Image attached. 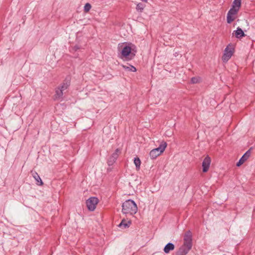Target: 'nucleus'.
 Wrapping results in <instances>:
<instances>
[{
    "label": "nucleus",
    "mask_w": 255,
    "mask_h": 255,
    "mask_svg": "<svg viewBox=\"0 0 255 255\" xmlns=\"http://www.w3.org/2000/svg\"><path fill=\"white\" fill-rule=\"evenodd\" d=\"M123 47L121 50V58L126 60H131L135 56V51H134V46L131 43H122L119 45V49Z\"/></svg>",
    "instance_id": "obj_1"
},
{
    "label": "nucleus",
    "mask_w": 255,
    "mask_h": 255,
    "mask_svg": "<svg viewBox=\"0 0 255 255\" xmlns=\"http://www.w3.org/2000/svg\"><path fill=\"white\" fill-rule=\"evenodd\" d=\"M70 85V78L67 77L63 82L55 89V94L54 96V100H61L63 99L64 94L68 89Z\"/></svg>",
    "instance_id": "obj_2"
},
{
    "label": "nucleus",
    "mask_w": 255,
    "mask_h": 255,
    "mask_svg": "<svg viewBox=\"0 0 255 255\" xmlns=\"http://www.w3.org/2000/svg\"><path fill=\"white\" fill-rule=\"evenodd\" d=\"M137 211L135 203L131 200H126L123 203L122 212L124 214L133 215Z\"/></svg>",
    "instance_id": "obj_3"
},
{
    "label": "nucleus",
    "mask_w": 255,
    "mask_h": 255,
    "mask_svg": "<svg viewBox=\"0 0 255 255\" xmlns=\"http://www.w3.org/2000/svg\"><path fill=\"white\" fill-rule=\"evenodd\" d=\"M167 146V143L165 141H162L159 146L157 148L153 149L149 153L150 157L152 159H155L160 155L165 150Z\"/></svg>",
    "instance_id": "obj_4"
},
{
    "label": "nucleus",
    "mask_w": 255,
    "mask_h": 255,
    "mask_svg": "<svg viewBox=\"0 0 255 255\" xmlns=\"http://www.w3.org/2000/svg\"><path fill=\"white\" fill-rule=\"evenodd\" d=\"M99 203V199L97 197H92L86 201L87 207L89 211H93Z\"/></svg>",
    "instance_id": "obj_5"
},
{
    "label": "nucleus",
    "mask_w": 255,
    "mask_h": 255,
    "mask_svg": "<svg viewBox=\"0 0 255 255\" xmlns=\"http://www.w3.org/2000/svg\"><path fill=\"white\" fill-rule=\"evenodd\" d=\"M234 53V48L230 45H228L225 48L222 57L224 62H227L232 57Z\"/></svg>",
    "instance_id": "obj_6"
},
{
    "label": "nucleus",
    "mask_w": 255,
    "mask_h": 255,
    "mask_svg": "<svg viewBox=\"0 0 255 255\" xmlns=\"http://www.w3.org/2000/svg\"><path fill=\"white\" fill-rule=\"evenodd\" d=\"M239 10L231 8L227 15V21L228 23H232L237 17V14Z\"/></svg>",
    "instance_id": "obj_7"
},
{
    "label": "nucleus",
    "mask_w": 255,
    "mask_h": 255,
    "mask_svg": "<svg viewBox=\"0 0 255 255\" xmlns=\"http://www.w3.org/2000/svg\"><path fill=\"white\" fill-rule=\"evenodd\" d=\"M211 158L208 155H207L203 160L202 164L203 172H207L208 171L211 164Z\"/></svg>",
    "instance_id": "obj_8"
},
{
    "label": "nucleus",
    "mask_w": 255,
    "mask_h": 255,
    "mask_svg": "<svg viewBox=\"0 0 255 255\" xmlns=\"http://www.w3.org/2000/svg\"><path fill=\"white\" fill-rule=\"evenodd\" d=\"M120 152V150L117 148L115 151V152L113 153V154L111 155V156L110 157L108 161V163L109 165H113V164L116 161Z\"/></svg>",
    "instance_id": "obj_9"
},
{
    "label": "nucleus",
    "mask_w": 255,
    "mask_h": 255,
    "mask_svg": "<svg viewBox=\"0 0 255 255\" xmlns=\"http://www.w3.org/2000/svg\"><path fill=\"white\" fill-rule=\"evenodd\" d=\"M184 244L192 246V234L190 231L186 232L184 237Z\"/></svg>",
    "instance_id": "obj_10"
},
{
    "label": "nucleus",
    "mask_w": 255,
    "mask_h": 255,
    "mask_svg": "<svg viewBox=\"0 0 255 255\" xmlns=\"http://www.w3.org/2000/svg\"><path fill=\"white\" fill-rule=\"evenodd\" d=\"M192 246L183 244L179 249L178 252L181 255H186L189 250L191 249Z\"/></svg>",
    "instance_id": "obj_11"
},
{
    "label": "nucleus",
    "mask_w": 255,
    "mask_h": 255,
    "mask_svg": "<svg viewBox=\"0 0 255 255\" xmlns=\"http://www.w3.org/2000/svg\"><path fill=\"white\" fill-rule=\"evenodd\" d=\"M251 152L249 150L247 151L240 159L239 161L237 163V166H240L242 165L250 157Z\"/></svg>",
    "instance_id": "obj_12"
},
{
    "label": "nucleus",
    "mask_w": 255,
    "mask_h": 255,
    "mask_svg": "<svg viewBox=\"0 0 255 255\" xmlns=\"http://www.w3.org/2000/svg\"><path fill=\"white\" fill-rule=\"evenodd\" d=\"M233 35H235L237 38H241L246 35L244 32L240 27H238L236 30L233 31Z\"/></svg>",
    "instance_id": "obj_13"
},
{
    "label": "nucleus",
    "mask_w": 255,
    "mask_h": 255,
    "mask_svg": "<svg viewBox=\"0 0 255 255\" xmlns=\"http://www.w3.org/2000/svg\"><path fill=\"white\" fill-rule=\"evenodd\" d=\"M174 248L175 246L172 243H169L164 247L163 250L166 254H168L170 251H173Z\"/></svg>",
    "instance_id": "obj_14"
},
{
    "label": "nucleus",
    "mask_w": 255,
    "mask_h": 255,
    "mask_svg": "<svg viewBox=\"0 0 255 255\" xmlns=\"http://www.w3.org/2000/svg\"><path fill=\"white\" fill-rule=\"evenodd\" d=\"M32 176L37 181V184L39 185H42L43 184V182L42 180L41 179L40 176L36 172H32Z\"/></svg>",
    "instance_id": "obj_15"
},
{
    "label": "nucleus",
    "mask_w": 255,
    "mask_h": 255,
    "mask_svg": "<svg viewBox=\"0 0 255 255\" xmlns=\"http://www.w3.org/2000/svg\"><path fill=\"white\" fill-rule=\"evenodd\" d=\"M241 5V0H234L231 8L240 10Z\"/></svg>",
    "instance_id": "obj_16"
},
{
    "label": "nucleus",
    "mask_w": 255,
    "mask_h": 255,
    "mask_svg": "<svg viewBox=\"0 0 255 255\" xmlns=\"http://www.w3.org/2000/svg\"><path fill=\"white\" fill-rule=\"evenodd\" d=\"M122 66L123 68L127 71H131V72L136 71V69L135 68V67H134L132 65H129L128 66H126V65H122Z\"/></svg>",
    "instance_id": "obj_17"
},
{
    "label": "nucleus",
    "mask_w": 255,
    "mask_h": 255,
    "mask_svg": "<svg viewBox=\"0 0 255 255\" xmlns=\"http://www.w3.org/2000/svg\"><path fill=\"white\" fill-rule=\"evenodd\" d=\"M130 224V222H128V223H127L125 220H123L119 226L120 228H123L124 229H126L127 228H128Z\"/></svg>",
    "instance_id": "obj_18"
},
{
    "label": "nucleus",
    "mask_w": 255,
    "mask_h": 255,
    "mask_svg": "<svg viewBox=\"0 0 255 255\" xmlns=\"http://www.w3.org/2000/svg\"><path fill=\"white\" fill-rule=\"evenodd\" d=\"M134 163L135 165L136 170H138L140 169V166L141 164L140 159L138 157H135L134 159Z\"/></svg>",
    "instance_id": "obj_19"
},
{
    "label": "nucleus",
    "mask_w": 255,
    "mask_h": 255,
    "mask_svg": "<svg viewBox=\"0 0 255 255\" xmlns=\"http://www.w3.org/2000/svg\"><path fill=\"white\" fill-rule=\"evenodd\" d=\"M145 5L142 3H138L137 4L136 6V9L137 11L141 12L144 9Z\"/></svg>",
    "instance_id": "obj_20"
},
{
    "label": "nucleus",
    "mask_w": 255,
    "mask_h": 255,
    "mask_svg": "<svg viewBox=\"0 0 255 255\" xmlns=\"http://www.w3.org/2000/svg\"><path fill=\"white\" fill-rule=\"evenodd\" d=\"M201 81V78L199 77H194L191 78V82L192 84L198 83Z\"/></svg>",
    "instance_id": "obj_21"
},
{
    "label": "nucleus",
    "mask_w": 255,
    "mask_h": 255,
    "mask_svg": "<svg viewBox=\"0 0 255 255\" xmlns=\"http://www.w3.org/2000/svg\"><path fill=\"white\" fill-rule=\"evenodd\" d=\"M91 8V5L89 3H87L84 6V10L86 12H88Z\"/></svg>",
    "instance_id": "obj_22"
},
{
    "label": "nucleus",
    "mask_w": 255,
    "mask_h": 255,
    "mask_svg": "<svg viewBox=\"0 0 255 255\" xmlns=\"http://www.w3.org/2000/svg\"><path fill=\"white\" fill-rule=\"evenodd\" d=\"M174 255H180V254H179V253L177 251V252H176L175 253V254Z\"/></svg>",
    "instance_id": "obj_23"
},
{
    "label": "nucleus",
    "mask_w": 255,
    "mask_h": 255,
    "mask_svg": "<svg viewBox=\"0 0 255 255\" xmlns=\"http://www.w3.org/2000/svg\"><path fill=\"white\" fill-rule=\"evenodd\" d=\"M141 1H144L145 2H147V0H141Z\"/></svg>",
    "instance_id": "obj_24"
}]
</instances>
